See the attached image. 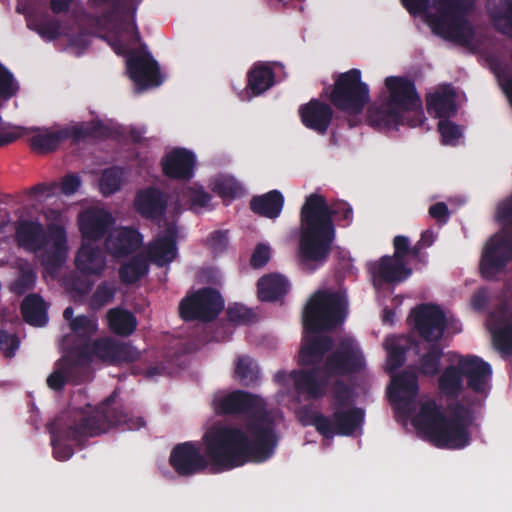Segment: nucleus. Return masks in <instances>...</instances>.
<instances>
[{
	"instance_id": "f257e3e1",
	"label": "nucleus",
	"mask_w": 512,
	"mask_h": 512,
	"mask_svg": "<svg viewBox=\"0 0 512 512\" xmlns=\"http://www.w3.org/2000/svg\"><path fill=\"white\" fill-rule=\"evenodd\" d=\"M216 411L222 415H246V429L220 426L204 435L206 453L222 470H231L247 462H265L278 444L275 421L265 408L263 399L244 390H235L216 401Z\"/></svg>"
},
{
	"instance_id": "f03ea898",
	"label": "nucleus",
	"mask_w": 512,
	"mask_h": 512,
	"mask_svg": "<svg viewBox=\"0 0 512 512\" xmlns=\"http://www.w3.org/2000/svg\"><path fill=\"white\" fill-rule=\"evenodd\" d=\"M120 425L135 430L143 427L145 421L142 417H134L121 407L114 406L113 396L94 409L90 406L88 409H69L47 424L53 456L59 461H66L74 454L73 446L66 441L81 444L85 437L99 435Z\"/></svg>"
},
{
	"instance_id": "7ed1b4c3",
	"label": "nucleus",
	"mask_w": 512,
	"mask_h": 512,
	"mask_svg": "<svg viewBox=\"0 0 512 512\" xmlns=\"http://www.w3.org/2000/svg\"><path fill=\"white\" fill-rule=\"evenodd\" d=\"M299 216L297 258L302 269L312 273L322 267L331 254L336 238L333 216L350 223L353 210L344 201L330 207L324 196L312 193L305 198Z\"/></svg>"
},
{
	"instance_id": "20e7f679",
	"label": "nucleus",
	"mask_w": 512,
	"mask_h": 512,
	"mask_svg": "<svg viewBox=\"0 0 512 512\" xmlns=\"http://www.w3.org/2000/svg\"><path fill=\"white\" fill-rule=\"evenodd\" d=\"M347 310V298L340 291H317L311 296L303 311L304 337L299 351V365L320 366L334 346L331 336L320 333L342 325Z\"/></svg>"
},
{
	"instance_id": "39448f33",
	"label": "nucleus",
	"mask_w": 512,
	"mask_h": 512,
	"mask_svg": "<svg viewBox=\"0 0 512 512\" xmlns=\"http://www.w3.org/2000/svg\"><path fill=\"white\" fill-rule=\"evenodd\" d=\"M413 424L438 448L463 449L471 440L470 411L461 403L450 406L446 415L435 400H427L420 405Z\"/></svg>"
},
{
	"instance_id": "423d86ee",
	"label": "nucleus",
	"mask_w": 512,
	"mask_h": 512,
	"mask_svg": "<svg viewBox=\"0 0 512 512\" xmlns=\"http://www.w3.org/2000/svg\"><path fill=\"white\" fill-rule=\"evenodd\" d=\"M385 87L389 93L387 100L369 110L371 125L387 129L421 126L425 117L415 83L404 76H388Z\"/></svg>"
},
{
	"instance_id": "0eeeda50",
	"label": "nucleus",
	"mask_w": 512,
	"mask_h": 512,
	"mask_svg": "<svg viewBox=\"0 0 512 512\" xmlns=\"http://www.w3.org/2000/svg\"><path fill=\"white\" fill-rule=\"evenodd\" d=\"M119 1L90 0V3L93 5L109 3L111 6L101 15L83 12L76 21L79 26L78 32L66 34L69 46L82 52L89 46L91 36L100 37L111 46L114 35L120 36L124 33L128 34L134 43L139 42L141 36L136 22L133 19L123 18L118 7Z\"/></svg>"
},
{
	"instance_id": "6e6552de",
	"label": "nucleus",
	"mask_w": 512,
	"mask_h": 512,
	"mask_svg": "<svg viewBox=\"0 0 512 512\" xmlns=\"http://www.w3.org/2000/svg\"><path fill=\"white\" fill-rule=\"evenodd\" d=\"M15 241L19 248L25 251L37 253L44 250L43 266L54 273L66 262L68 255L67 234L63 225L51 223L47 230L36 220H19L15 228Z\"/></svg>"
},
{
	"instance_id": "1a4fd4ad",
	"label": "nucleus",
	"mask_w": 512,
	"mask_h": 512,
	"mask_svg": "<svg viewBox=\"0 0 512 512\" xmlns=\"http://www.w3.org/2000/svg\"><path fill=\"white\" fill-rule=\"evenodd\" d=\"M476 0H433L435 13L430 23L435 34L460 45H468L474 37V28L468 20Z\"/></svg>"
},
{
	"instance_id": "9d476101",
	"label": "nucleus",
	"mask_w": 512,
	"mask_h": 512,
	"mask_svg": "<svg viewBox=\"0 0 512 512\" xmlns=\"http://www.w3.org/2000/svg\"><path fill=\"white\" fill-rule=\"evenodd\" d=\"M333 79L334 83L328 95L331 105L349 115L362 113L370 102V89L368 84L362 81L361 71L352 68L336 74Z\"/></svg>"
},
{
	"instance_id": "9b49d317",
	"label": "nucleus",
	"mask_w": 512,
	"mask_h": 512,
	"mask_svg": "<svg viewBox=\"0 0 512 512\" xmlns=\"http://www.w3.org/2000/svg\"><path fill=\"white\" fill-rule=\"evenodd\" d=\"M108 135V127L101 120L94 119L57 130H38L30 138V147L37 153L46 154L55 151L63 141L68 139L73 143H79L86 139L105 138Z\"/></svg>"
},
{
	"instance_id": "f8f14e48",
	"label": "nucleus",
	"mask_w": 512,
	"mask_h": 512,
	"mask_svg": "<svg viewBox=\"0 0 512 512\" xmlns=\"http://www.w3.org/2000/svg\"><path fill=\"white\" fill-rule=\"evenodd\" d=\"M364 417L362 408L353 407L346 410L334 409L331 418L319 412L306 410L300 421L304 426H313L324 438L331 439L335 435H353L362 426Z\"/></svg>"
},
{
	"instance_id": "ddd939ff",
	"label": "nucleus",
	"mask_w": 512,
	"mask_h": 512,
	"mask_svg": "<svg viewBox=\"0 0 512 512\" xmlns=\"http://www.w3.org/2000/svg\"><path fill=\"white\" fill-rule=\"evenodd\" d=\"M121 36L114 35L111 47L116 54L126 56V67L130 79L141 90L161 85L163 79L157 61L149 52L142 53L130 49Z\"/></svg>"
},
{
	"instance_id": "4468645a",
	"label": "nucleus",
	"mask_w": 512,
	"mask_h": 512,
	"mask_svg": "<svg viewBox=\"0 0 512 512\" xmlns=\"http://www.w3.org/2000/svg\"><path fill=\"white\" fill-rule=\"evenodd\" d=\"M224 308V299L216 289L203 287L183 298L179 315L184 321H214Z\"/></svg>"
},
{
	"instance_id": "2eb2a0df",
	"label": "nucleus",
	"mask_w": 512,
	"mask_h": 512,
	"mask_svg": "<svg viewBox=\"0 0 512 512\" xmlns=\"http://www.w3.org/2000/svg\"><path fill=\"white\" fill-rule=\"evenodd\" d=\"M364 366V355L359 344L351 337H344L325 358L323 372L330 378L341 377L358 373Z\"/></svg>"
},
{
	"instance_id": "dca6fc26",
	"label": "nucleus",
	"mask_w": 512,
	"mask_h": 512,
	"mask_svg": "<svg viewBox=\"0 0 512 512\" xmlns=\"http://www.w3.org/2000/svg\"><path fill=\"white\" fill-rule=\"evenodd\" d=\"M16 12L24 15L27 27L45 41H54L61 35V22L48 13L47 0H23Z\"/></svg>"
},
{
	"instance_id": "f3484780",
	"label": "nucleus",
	"mask_w": 512,
	"mask_h": 512,
	"mask_svg": "<svg viewBox=\"0 0 512 512\" xmlns=\"http://www.w3.org/2000/svg\"><path fill=\"white\" fill-rule=\"evenodd\" d=\"M410 318L418 335L426 342L440 341L450 325L444 310L434 303H422L412 309Z\"/></svg>"
},
{
	"instance_id": "a211bd4d",
	"label": "nucleus",
	"mask_w": 512,
	"mask_h": 512,
	"mask_svg": "<svg viewBox=\"0 0 512 512\" xmlns=\"http://www.w3.org/2000/svg\"><path fill=\"white\" fill-rule=\"evenodd\" d=\"M169 464L182 477H189L206 470L211 464L218 471H223L214 465L207 453H202L197 442L187 441L175 445L169 456Z\"/></svg>"
},
{
	"instance_id": "6ab92c4d",
	"label": "nucleus",
	"mask_w": 512,
	"mask_h": 512,
	"mask_svg": "<svg viewBox=\"0 0 512 512\" xmlns=\"http://www.w3.org/2000/svg\"><path fill=\"white\" fill-rule=\"evenodd\" d=\"M512 259V240L508 237H492L485 245L480 272L484 279L493 280L502 273Z\"/></svg>"
},
{
	"instance_id": "aec40b11",
	"label": "nucleus",
	"mask_w": 512,
	"mask_h": 512,
	"mask_svg": "<svg viewBox=\"0 0 512 512\" xmlns=\"http://www.w3.org/2000/svg\"><path fill=\"white\" fill-rule=\"evenodd\" d=\"M289 376L293 380L295 391L299 395H304L307 400L323 398L331 379L323 372V365L292 370Z\"/></svg>"
},
{
	"instance_id": "412c9836",
	"label": "nucleus",
	"mask_w": 512,
	"mask_h": 512,
	"mask_svg": "<svg viewBox=\"0 0 512 512\" xmlns=\"http://www.w3.org/2000/svg\"><path fill=\"white\" fill-rule=\"evenodd\" d=\"M177 239L176 223L166 221L163 230L148 246L149 260L158 267H164L173 262L178 254Z\"/></svg>"
},
{
	"instance_id": "4be33fe9",
	"label": "nucleus",
	"mask_w": 512,
	"mask_h": 512,
	"mask_svg": "<svg viewBox=\"0 0 512 512\" xmlns=\"http://www.w3.org/2000/svg\"><path fill=\"white\" fill-rule=\"evenodd\" d=\"M195 166V154L185 148H173L161 159L163 175L171 180H191L194 177Z\"/></svg>"
},
{
	"instance_id": "5701e85b",
	"label": "nucleus",
	"mask_w": 512,
	"mask_h": 512,
	"mask_svg": "<svg viewBox=\"0 0 512 512\" xmlns=\"http://www.w3.org/2000/svg\"><path fill=\"white\" fill-rule=\"evenodd\" d=\"M167 195L157 187L149 186L137 191L134 198L136 212L145 220L160 222L166 214Z\"/></svg>"
},
{
	"instance_id": "b1692460",
	"label": "nucleus",
	"mask_w": 512,
	"mask_h": 512,
	"mask_svg": "<svg viewBox=\"0 0 512 512\" xmlns=\"http://www.w3.org/2000/svg\"><path fill=\"white\" fill-rule=\"evenodd\" d=\"M302 124L319 135H325L332 123L334 111L331 103L328 104L313 98L299 108Z\"/></svg>"
},
{
	"instance_id": "393cba45",
	"label": "nucleus",
	"mask_w": 512,
	"mask_h": 512,
	"mask_svg": "<svg viewBox=\"0 0 512 512\" xmlns=\"http://www.w3.org/2000/svg\"><path fill=\"white\" fill-rule=\"evenodd\" d=\"M459 368L467 380L468 388L478 394L487 392L492 375V367L488 362L478 356L467 355L459 359Z\"/></svg>"
},
{
	"instance_id": "a878e982",
	"label": "nucleus",
	"mask_w": 512,
	"mask_h": 512,
	"mask_svg": "<svg viewBox=\"0 0 512 512\" xmlns=\"http://www.w3.org/2000/svg\"><path fill=\"white\" fill-rule=\"evenodd\" d=\"M489 329L493 343L502 353H512V313L506 305H501L489 315Z\"/></svg>"
},
{
	"instance_id": "bb28decb",
	"label": "nucleus",
	"mask_w": 512,
	"mask_h": 512,
	"mask_svg": "<svg viewBox=\"0 0 512 512\" xmlns=\"http://www.w3.org/2000/svg\"><path fill=\"white\" fill-rule=\"evenodd\" d=\"M370 272L375 284H394L406 280L412 273L404 261L395 257L384 255L370 265Z\"/></svg>"
},
{
	"instance_id": "cd10ccee",
	"label": "nucleus",
	"mask_w": 512,
	"mask_h": 512,
	"mask_svg": "<svg viewBox=\"0 0 512 512\" xmlns=\"http://www.w3.org/2000/svg\"><path fill=\"white\" fill-rule=\"evenodd\" d=\"M142 244L137 229L122 227L111 231L105 239V249L113 257H124L135 252Z\"/></svg>"
},
{
	"instance_id": "c85d7f7f",
	"label": "nucleus",
	"mask_w": 512,
	"mask_h": 512,
	"mask_svg": "<svg viewBox=\"0 0 512 512\" xmlns=\"http://www.w3.org/2000/svg\"><path fill=\"white\" fill-rule=\"evenodd\" d=\"M114 222L112 214L104 209L87 211L79 217V230L84 239L97 241L106 235Z\"/></svg>"
},
{
	"instance_id": "c756f323",
	"label": "nucleus",
	"mask_w": 512,
	"mask_h": 512,
	"mask_svg": "<svg viewBox=\"0 0 512 512\" xmlns=\"http://www.w3.org/2000/svg\"><path fill=\"white\" fill-rule=\"evenodd\" d=\"M75 267L84 276H100L106 269V257L98 246L83 243L75 256Z\"/></svg>"
},
{
	"instance_id": "7c9ffc66",
	"label": "nucleus",
	"mask_w": 512,
	"mask_h": 512,
	"mask_svg": "<svg viewBox=\"0 0 512 512\" xmlns=\"http://www.w3.org/2000/svg\"><path fill=\"white\" fill-rule=\"evenodd\" d=\"M419 392L418 376L414 371L404 370L392 379L388 397L395 403L410 404Z\"/></svg>"
},
{
	"instance_id": "2f4dec72",
	"label": "nucleus",
	"mask_w": 512,
	"mask_h": 512,
	"mask_svg": "<svg viewBox=\"0 0 512 512\" xmlns=\"http://www.w3.org/2000/svg\"><path fill=\"white\" fill-rule=\"evenodd\" d=\"M24 321L34 327H44L48 323V305L41 295L30 293L20 304Z\"/></svg>"
},
{
	"instance_id": "473e14b6",
	"label": "nucleus",
	"mask_w": 512,
	"mask_h": 512,
	"mask_svg": "<svg viewBox=\"0 0 512 512\" xmlns=\"http://www.w3.org/2000/svg\"><path fill=\"white\" fill-rule=\"evenodd\" d=\"M284 202V196L279 190H271L265 194L253 196L250 200V209L261 217L276 219L283 210Z\"/></svg>"
},
{
	"instance_id": "72a5a7b5",
	"label": "nucleus",
	"mask_w": 512,
	"mask_h": 512,
	"mask_svg": "<svg viewBox=\"0 0 512 512\" xmlns=\"http://www.w3.org/2000/svg\"><path fill=\"white\" fill-rule=\"evenodd\" d=\"M426 109L430 115L441 119H450L457 112L455 92L445 90L443 92L430 93L426 97Z\"/></svg>"
},
{
	"instance_id": "f704fd0d",
	"label": "nucleus",
	"mask_w": 512,
	"mask_h": 512,
	"mask_svg": "<svg viewBox=\"0 0 512 512\" xmlns=\"http://www.w3.org/2000/svg\"><path fill=\"white\" fill-rule=\"evenodd\" d=\"M258 297L263 302H275L284 297L289 289L288 280L280 274H269L257 282Z\"/></svg>"
},
{
	"instance_id": "c9c22d12",
	"label": "nucleus",
	"mask_w": 512,
	"mask_h": 512,
	"mask_svg": "<svg viewBox=\"0 0 512 512\" xmlns=\"http://www.w3.org/2000/svg\"><path fill=\"white\" fill-rule=\"evenodd\" d=\"M275 82L273 69L265 64H255L247 75V92L259 96L269 90Z\"/></svg>"
},
{
	"instance_id": "e433bc0d",
	"label": "nucleus",
	"mask_w": 512,
	"mask_h": 512,
	"mask_svg": "<svg viewBox=\"0 0 512 512\" xmlns=\"http://www.w3.org/2000/svg\"><path fill=\"white\" fill-rule=\"evenodd\" d=\"M412 345L411 338L405 336H391L386 339L387 365L390 371H395L403 366L407 352Z\"/></svg>"
},
{
	"instance_id": "4c0bfd02",
	"label": "nucleus",
	"mask_w": 512,
	"mask_h": 512,
	"mask_svg": "<svg viewBox=\"0 0 512 512\" xmlns=\"http://www.w3.org/2000/svg\"><path fill=\"white\" fill-rule=\"evenodd\" d=\"M440 392L449 399H457L463 391V374L457 365L447 366L438 379Z\"/></svg>"
},
{
	"instance_id": "58836bf2",
	"label": "nucleus",
	"mask_w": 512,
	"mask_h": 512,
	"mask_svg": "<svg viewBox=\"0 0 512 512\" xmlns=\"http://www.w3.org/2000/svg\"><path fill=\"white\" fill-rule=\"evenodd\" d=\"M107 321L110 330L120 336L131 335L137 327L135 315L121 308L110 309L107 313Z\"/></svg>"
},
{
	"instance_id": "ea45409f",
	"label": "nucleus",
	"mask_w": 512,
	"mask_h": 512,
	"mask_svg": "<svg viewBox=\"0 0 512 512\" xmlns=\"http://www.w3.org/2000/svg\"><path fill=\"white\" fill-rule=\"evenodd\" d=\"M93 352L88 346L72 349L62 362L73 375H81L84 381L92 362Z\"/></svg>"
},
{
	"instance_id": "a19ab883",
	"label": "nucleus",
	"mask_w": 512,
	"mask_h": 512,
	"mask_svg": "<svg viewBox=\"0 0 512 512\" xmlns=\"http://www.w3.org/2000/svg\"><path fill=\"white\" fill-rule=\"evenodd\" d=\"M149 271L147 260L140 256H133L119 268V278L123 284L132 285L143 278Z\"/></svg>"
},
{
	"instance_id": "79ce46f5",
	"label": "nucleus",
	"mask_w": 512,
	"mask_h": 512,
	"mask_svg": "<svg viewBox=\"0 0 512 512\" xmlns=\"http://www.w3.org/2000/svg\"><path fill=\"white\" fill-rule=\"evenodd\" d=\"M426 352L419 358V370L425 376H435L440 371L443 346L440 341L427 342Z\"/></svg>"
},
{
	"instance_id": "37998d69",
	"label": "nucleus",
	"mask_w": 512,
	"mask_h": 512,
	"mask_svg": "<svg viewBox=\"0 0 512 512\" xmlns=\"http://www.w3.org/2000/svg\"><path fill=\"white\" fill-rule=\"evenodd\" d=\"M234 374L240 384L245 387H253L260 378L258 364L254 359L246 355L237 358Z\"/></svg>"
},
{
	"instance_id": "c03bdc74",
	"label": "nucleus",
	"mask_w": 512,
	"mask_h": 512,
	"mask_svg": "<svg viewBox=\"0 0 512 512\" xmlns=\"http://www.w3.org/2000/svg\"><path fill=\"white\" fill-rule=\"evenodd\" d=\"M37 274L29 263L19 265L9 290L16 296H22L35 288Z\"/></svg>"
},
{
	"instance_id": "a18cd8bd",
	"label": "nucleus",
	"mask_w": 512,
	"mask_h": 512,
	"mask_svg": "<svg viewBox=\"0 0 512 512\" xmlns=\"http://www.w3.org/2000/svg\"><path fill=\"white\" fill-rule=\"evenodd\" d=\"M490 19L499 33L512 37V0H505L503 5L494 7Z\"/></svg>"
},
{
	"instance_id": "49530a36",
	"label": "nucleus",
	"mask_w": 512,
	"mask_h": 512,
	"mask_svg": "<svg viewBox=\"0 0 512 512\" xmlns=\"http://www.w3.org/2000/svg\"><path fill=\"white\" fill-rule=\"evenodd\" d=\"M126 350L125 345H121L110 338L98 339L92 346V352L95 356L110 361L122 359Z\"/></svg>"
},
{
	"instance_id": "de8ad7c7",
	"label": "nucleus",
	"mask_w": 512,
	"mask_h": 512,
	"mask_svg": "<svg viewBox=\"0 0 512 512\" xmlns=\"http://www.w3.org/2000/svg\"><path fill=\"white\" fill-rule=\"evenodd\" d=\"M67 382L80 384L82 383V377L81 375H73L61 361L54 371L48 376L47 385L52 390L61 391Z\"/></svg>"
},
{
	"instance_id": "09e8293b",
	"label": "nucleus",
	"mask_w": 512,
	"mask_h": 512,
	"mask_svg": "<svg viewBox=\"0 0 512 512\" xmlns=\"http://www.w3.org/2000/svg\"><path fill=\"white\" fill-rule=\"evenodd\" d=\"M123 182V169L117 166L106 168L100 177V191L109 196L121 189Z\"/></svg>"
},
{
	"instance_id": "8fccbe9b",
	"label": "nucleus",
	"mask_w": 512,
	"mask_h": 512,
	"mask_svg": "<svg viewBox=\"0 0 512 512\" xmlns=\"http://www.w3.org/2000/svg\"><path fill=\"white\" fill-rule=\"evenodd\" d=\"M212 191L223 199H234L241 194L242 187L233 177H220L213 181Z\"/></svg>"
},
{
	"instance_id": "3c124183",
	"label": "nucleus",
	"mask_w": 512,
	"mask_h": 512,
	"mask_svg": "<svg viewBox=\"0 0 512 512\" xmlns=\"http://www.w3.org/2000/svg\"><path fill=\"white\" fill-rule=\"evenodd\" d=\"M352 401V390L343 380L337 379L332 385L331 409H340L348 406Z\"/></svg>"
},
{
	"instance_id": "603ef678",
	"label": "nucleus",
	"mask_w": 512,
	"mask_h": 512,
	"mask_svg": "<svg viewBox=\"0 0 512 512\" xmlns=\"http://www.w3.org/2000/svg\"><path fill=\"white\" fill-rule=\"evenodd\" d=\"M19 91V84L12 72L0 62V98L9 100Z\"/></svg>"
},
{
	"instance_id": "864d4df0",
	"label": "nucleus",
	"mask_w": 512,
	"mask_h": 512,
	"mask_svg": "<svg viewBox=\"0 0 512 512\" xmlns=\"http://www.w3.org/2000/svg\"><path fill=\"white\" fill-rule=\"evenodd\" d=\"M115 294V285L108 281H104L97 286L95 292L91 296V306L95 309L102 308L113 301Z\"/></svg>"
},
{
	"instance_id": "5fc2aeb1",
	"label": "nucleus",
	"mask_w": 512,
	"mask_h": 512,
	"mask_svg": "<svg viewBox=\"0 0 512 512\" xmlns=\"http://www.w3.org/2000/svg\"><path fill=\"white\" fill-rule=\"evenodd\" d=\"M70 329L78 336L90 338L97 332V322L86 315H79L71 321Z\"/></svg>"
},
{
	"instance_id": "6e6d98bb",
	"label": "nucleus",
	"mask_w": 512,
	"mask_h": 512,
	"mask_svg": "<svg viewBox=\"0 0 512 512\" xmlns=\"http://www.w3.org/2000/svg\"><path fill=\"white\" fill-rule=\"evenodd\" d=\"M438 131L444 144H454L462 136L460 127L449 119L439 121Z\"/></svg>"
},
{
	"instance_id": "4d7b16f0",
	"label": "nucleus",
	"mask_w": 512,
	"mask_h": 512,
	"mask_svg": "<svg viewBox=\"0 0 512 512\" xmlns=\"http://www.w3.org/2000/svg\"><path fill=\"white\" fill-rule=\"evenodd\" d=\"M226 313L229 321L238 324L250 323L255 318L253 311L241 304H234L229 306Z\"/></svg>"
},
{
	"instance_id": "13d9d810",
	"label": "nucleus",
	"mask_w": 512,
	"mask_h": 512,
	"mask_svg": "<svg viewBox=\"0 0 512 512\" xmlns=\"http://www.w3.org/2000/svg\"><path fill=\"white\" fill-rule=\"evenodd\" d=\"M19 338L16 334H9L5 330L0 329V349L4 352L6 357L14 356L16 350L19 348Z\"/></svg>"
},
{
	"instance_id": "bf43d9fd",
	"label": "nucleus",
	"mask_w": 512,
	"mask_h": 512,
	"mask_svg": "<svg viewBox=\"0 0 512 512\" xmlns=\"http://www.w3.org/2000/svg\"><path fill=\"white\" fill-rule=\"evenodd\" d=\"M81 186V178L75 173L66 174L61 183L58 184V188L62 194L66 196H71L75 194Z\"/></svg>"
},
{
	"instance_id": "052dcab7",
	"label": "nucleus",
	"mask_w": 512,
	"mask_h": 512,
	"mask_svg": "<svg viewBox=\"0 0 512 512\" xmlns=\"http://www.w3.org/2000/svg\"><path fill=\"white\" fill-rule=\"evenodd\" d=\"M209 246L213 253L218 254L226 250L229 239L226 231H214L208 240Z\"/></svg>"
},
{
	"instance_id": "680f3d73",
	"label": "nucleus",
	"mask_w": 512,
	"mask_h": 512,
	"mask_svg": "<svg viewBox=\"0 0 512 512\" xmlns=\"http://www.w3.org/2000/svg\"><path fill=\"white\" fill-rule=\"evenodd\" d=\"M270 260V248L265 244H258L251 256V266L261 268Z\"/></svg>"
},
{
	"instance_id": "e2e57ef3",
	"label": "nucleus",
	"mask_w": 512,
	"mask_h": 512,
	"mask_svg": "<svg viewBox=\"0 0 512 512\" xmlns=\"http://www.w3.org/2000/svg\"><path fill=\"white\" fill-rule=\"evenodd\" d=\"M497 217L503 225L512 227V194L498 206Z\"/></svg>"
},
{
	"instance_id": "0e129e2a",
	"label": "nucleus",
	"mask_w": 512,
	"mask_h": 512,
	"mask_svg": "<svg viewBox=\"0 0 512 512\" xmlns=\"http://www.w3.org/2000/svg\"><path fill=\"white\" fill-rule=\"evenodd\" d=\"M394 254L392 257L403 260L404 256L409 255L410 245L406 236L398 235L393 240Z\"/></svg>"
},
{
	"instance_id": "69168bd1",
	"label": "nucleus",
	"mask_w": 512,
	"mask_h": 512,
	"mask_svg": "<svg viewBox=\"0 0 512 512\" xmlns=\"http://www.w3.org/2000/svg\"><path fill=\"white\" fill-rule=\"evenodd\" d=\"M211 195L202 189L191 190L189 203L191 207H206L211 201Z\"/></svg>"
},
{
	"instance_id": "338daca9",
	"label": "nucleus",
	"mask_w": 512,
	"mask_h": 512,
	"mask_svg": "<svg viewBox=\"0 0 512 512\" xmlns=\"http://www.w3.org/2000/svg\"><path fill=\"white\" fill-rule=\"evenodd\" d=\"M429 215L438 222L446 223L449 216L448 207L444 202H437L430 206Z\"/></svg>"
},
{
	"instance_id": "774afa93",
	"label": "nucleus",
	"mask_w": 512,
	"mask_h": 512,
	"mask_svg": "<svg viewBox=\"0 0 512 512\" xmlns=\"http://www.w3.org/2000/svg\"><path fill=\"white\" fill-rule=\"evenodd\" d=\"M139 2L140 0H120L118 7L123 18L135 21V13Z\"/></svg>"
}]
</instances>
